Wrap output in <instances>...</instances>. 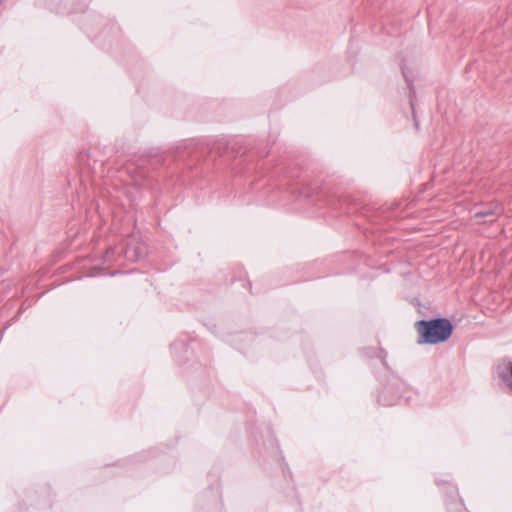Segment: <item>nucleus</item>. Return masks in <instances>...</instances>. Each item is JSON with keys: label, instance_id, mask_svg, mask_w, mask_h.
Segmentation results:
<instances>
[{"label": "nucleus", "instance_id": "nucleus-1", "mask_svg": "<svg viewBox=\"0 0 512 512\" xmlns=\"http://www.w3.org/2000/svg\"><path fill=\"white\" fill-rule=\"evenodd\" d=\"M417 331L420 334L419 343L437 344L446 341L451 336L453 326L448 319L439 318L419 321Z\"/></svg>", "mask_w": 512, "mask_h": 512}, {"label": "nucleus", "instance_id": "nucleus-2", "mask_svg": "<svg viewBox=\"0 0 512 512\" xmlns=\"http://www.w3.org/2000/svg\"><path fill=\"white\" fill-rule=\"evenodd\" d=\"M493 215L492 211H485V212H477L475 214V218H484Z\"/></svg>", "mask_w": 512, "mask_h": 512}, {"label": "nucleus", "instance_id": "nucleus-3", "mask_svg": "<svg viewBox=\"0 0 512 512\" xmlns=\"http://www.w3.org/2000/svg\"><path fill=\"white\" fill-rule=\"evenodd\" d=\"M509 371H510V374L512 376V363L509 365Z\"/></svg>", "mask_w": 512, "mask_h": 512}]
</instances>
